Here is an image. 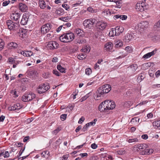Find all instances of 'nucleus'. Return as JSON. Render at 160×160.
<instances>
[{
    "label": "nucleus",
    "mask_w": 160,
    "mask_h": 160,
    "mask_svg": "<svg viewBox=\"0 0 160 160\" xmlns=\"http://www.w3.org/2000/svg\"><path fill=\"white\" fill-rule=\"evenodd\" d=\"M74 37V34L70 32L62 35L59 37V39L62 42H68L72 41Z\"/></svg>",
    "instance_id": "1"
},
{
    "label": "nucleus",
    "mask_w": 160,
    "mask_h": 160,
    "mask_svg": "<svg viewBox=\"0 0 160 160\" xmlns=\"http://www.w3.org/2000/svg\"><path fill=\"white\" fill-rule=\"evenodd\" d=\"M6 24L8 28L10 30L15 31L19 28L20 25L19 22H15L10 20L7 21Z\"/></svg>",
    "instance_id": "2"
},
{
    "label": "nucleus",
    "mask_w": 160,
    "mask_h": 160,
    "mask_svg": "<svg viewBox=\"0 0 160 160\" xmlns=\"http://www.w3.org/2000/svg\"><path fill=\"white\" fill-rule=\"evenodd\" d=\"M96 19L94 18L85 20L83 22V25L85 28L91 29L97 22Z\"/></svg>",
    "instance_id": "3"
},
{
    "label": "nucleus",
    "mask_w": 160,
    "mask_h": 160,
    "mask_svg": "<svg viewBox=\"0 0 160 160\" xmlns=\"http://www.w3.org/2000/svg\"><path fill=\"white\" fill-rule=\"evenodd\" d=\"M50 88L48 83H43L40 85L37 90L38 93L42 94L46 92Z\"/></svg>",
    "instance_id": "4"
},
{
    "label": "nucleus",
    "mask_w": 160,
    "mask_h": 160,
    "mask_svg": "<svg viewBox=\"0 0 160 160\" xmlns=\"http://www.w3.org/2000/svg\"><path fill=\"white\" fill-rule=\"evenodd\" d=\"M52 25L50 23H47L42 25L41 28V32L43 34H45L50 30Z\"/></svg>",
    "instance_id": "5"
},
{
    "label": "nucleus",
    "mask_w": 160,
    "mask_h": 160,
    "mask_svg": "<svg viewBox=\"0 0 160 160\" xmlns=\"http://www.w3.org/2000/svg\"><path fill=\"white\" fill-rule=\"evenodd\" d=\"M59 47V44L56 41H50L49 42L47 46L48 49L53 50Z\"/></svg>",
    "instance_id": "6"
},
{
    "label": "nucleus",
    "mask_w": 160,
    "mask_h": 160,
    "mask_svg": "<svg viewBox=\"0 0 160 160\" xmlns=\"http://www.w3.org/2000/svg\"><path fill=\"white\" fill-rule=\"evenodd\" d=\"M102 88L100 87L96 92L97 97L95 99L96 100H98L101 99L102 97H103L105 93H106Z\"/></svg>",
    "instance_id": "7"
},
{
    "label": "nucleus",
    "mask_w": 160,
    "mask_h": 160,
    "mask_svg": "<svg viewBox=\"0 0 160 160\" xmlns=\"http://www.w3.org/2000/svg\"><path fill=\"white\" fill-rule=\"evenodd\" d=\"M20 16V11H15L11 14L10 18L12 20L17 21Z\"/></svg>",
    "instance_id": "8"
},
{
    "label": "nucleus",
    "mask_w": 160,
    "mask_h": 160,
    "mask_svg": "<svg viewBox=\"0 0 160 160\" xmlns=\"http://www.w3.org/2000/svg\"><path fill=\"white\" fill-rule=\"evenodd\" d=\"M144 5V2H142L141 3H138L135 6L136 9L138 11L142 12L144 11L143 6Z\"/></svg>",
    "instance_id": "9"
},
{
    "label": "nucleus",
    "mask_w": 160,
    "mask_h": 160,
    "mask_svg": "<svg viewBox=\"0 0 160 160\" xmlns=\"http://www.w3.org/2000/svg\"><path fill=\"white\" fill-rule=\"evenodd\" d=\"M29 17L28 14L26 13L23 14L20 22L21 24L23 25L26 24L28 21Z\"/></svg>",
    "instance_id": "10"
},
{
    "label": "nucleus",
    "mask_w": 160,
    "mask_h": 160,
    "mask_svg": "<svg viewBox=\"0 0 160 160\" xmlns=\"http://www.w3.org/2000/svg\"><path fill=\"white\" fill-rule=\"evenodd\" d=\"M148 146L147 144L144 143L138 144L135 146L134 148H138L139 150H141L142 152L144 151L147 148Z\"/></svg>",
    "instance_id": "11"
},
{
    "label": "nucleus",
    "mask_w": 160,
    "mask_h": 160,
    "mask_svg": "<svg viewBox=\"0 0 160 160\" xmlns=\"http://www.w3.org/2000/svg\"><path fill=\"white\" fill-rule=\"evenodd\" d=\"M138 68V67L137 64H133L128 68L127 70L129 71L130 73H132L136 71Z\"/></svg>",
    "instance_id": "12"
},
{
    "label": "nucleus",
    "mask_w": 160,
    "mask_h": 160,
    "mask_svg": "<svg viewBox=\"0 0 160 160\" xmlns=\"http://www.w3.org/2000/svg\"><path fill=\"white\" fill-rule=\"evenodd\" d=\"M21 106L19 103H17L14 104L11 107L9 108V110L10 111H14L16 110H19L21 108Z\"/></svg>",
    "instance_id": "13"
},
{
    "label": "nucleus",
    "mask_w": 160,
    "mask_h": 160,
    "mask_svg": "<svg viewBox=\"0 0 160 160\" xmlns=\"http://www.w3.org/2000/svg\"><path fill=\"white\" fill-rule=\"evenodd\" d=\"M101 87L106 93H108L111 89V86L110 85H105Z\"/></svg>",
    "instance_id": "14"
},
{
    "label": "nucleus",
    "mask_w": 160,
    "mask_h": 160,
    "mask_svg": "<svg viewBox=\"0 0 160 160\" xmlns=\"http://www.w3.org/2000/svg\"><path fill=\"white\" fill-rule=\"evenodd\" d=\"M113 44L111 42H108L106 43L104 45V49L107 51H108L112 49L113 47Z\"/></svg>",
    "instance_id": "15"
},
{
    "label": "nucleus",
    "mask_w": 160,
    "mask_h": 160,
    "mask_svg": "<svg viewBox=\"0 0 160 160\" xmlns=\"http://www.w3.org/2000/svg\"><path fill=\"white\" fill-rule=\"evenodd\" d=\"M156 51L157 50L155 49L152 52L145 54L143 56V58L147 59L150 58L151 56L154 55L156 53Z\"/></svg>",
    "instance_id": "16"
},
{
    "label": "nucleus",
    "mask_w": 160,
    "mask_h": 160,
    "mask_svg": "<svg viewBox=\"0 0 160 160\" xmlns=\"http://www.w3.org/2000/svg\"><path fill=\"white\" fill-rule=\"evenodd\" d=\"M106 101L102 102L99 106L98 109L101 112L105 111L106 110V108L105 105V103H107Z\"/></svg>",
    "instance_id": "17"
},
{
    "label": "nucleus",
    "mask_w": 160,
    "mask_h": 160,
    "mask_svg": "<svg viewBox=\"0 0 160 160\" xmlns=\"http://www.w3.org/2000/svg\"><path fill=\"white\" fill-rule=\"evenodd\" d=\"M19 9L22 12H25L28 9L27 6L25 4L22 3L19 4Z\"/></svg>",
    "instance_id": "18"
},
{
    "label": "nucleus",
    "mask_w": 160,
    "mask_h": 160,
    "mask_svg": "<svg viewBox=\"0 0 160 160\" xmlns=\"http://www.w3.org/2000/svg\"><path fill=\"white\" fill-rule=\"evenodd\" d=\"M153 150L152 149H148V148L146 149L144 151H142L141 152V154L143 155H149L153 153Z\"/></svg>",
    "instance_id": "19"
},
{
    "label": "nucleus",
    "mask_w": 160,
    "mask_h": 160,
    "mask_svg": "<svg viewBox=\"0 0 160 160\" xmlns=\"http://www.w3.org/2000/svg\"><path fill=\"white\" fill-rule=\"evenodd\" d=\"M8 46L9 49H12L18 48V45L16 43L11 42L8 44Z\"/></svg>",
    "instance_id": "20"
},
{
    "label": "nucleus",
    "mask_w": 160,
    "mask_h": 160,
    "mask_svg": "<svg viewBox=\"0 0 160 160\" xmlns=\"http://www.w3.org/2000/svg\"><path fill=\"white\" fill-rule=\"evenodd\" d=\"M108 35L110 37H113L115 36H117L116 29L113 28L111 29Z\"/></svg>",
    "instance_id": "21"
},
{
    "label": "nucleus",
    "mask_w": 160,
    "mask_h": 160,
    "mask_svg": "<svg viewBox=\"0 0 160 160\" xmlns=\"http://www.w3.org/2000/svg\"><path fill=\"white\" fill-rule=\"evenodd\" d=\"M114 42L115 46L116 48L120 47L123 45L122 42L120 40L116 39Z\"/></svg>",
    "instance_id": "22"
},
{
    "label": "nucleus",
    "mask_w": 160,
    "mask_h": 160,
    "mask_svg": "<svg viewBox=\"0 0 160 160\" xmlns=\"http://www.w3.org/2000/svg\"><path fill=\"white\" fill-rule=\"evenodd\" d=\"M107 24L106 22H101L100 24L98 25L97 28L100 30H103L105 28Z\"/></svg>",
    "instance_id": "23"
},
{
    "label": "nucleus",
    "mask_w": 160,
    "mask_h": 160,
    "mask_svg": "<svg viewBox=\"0 0 160 160\" xmlns=\"http://www.w3.org/2000/svg\"><path fill=\"white\" fill-rule=\"evenodd\" d=\"M39 6L41 8L43 9L46 7V3L44 0H39Z\"/></svg>",
    "instance_id": "24"
},
{
    "label": "nucleus",
    "mask_w": 160,
    "mask_h": 160,
    "mask_svg": "<svg viewBox=\"0 0 160 160\" xmlns=\"http://www.w3.org/2000/svg\"><path fill=\"white\" fill-rule=\"evenodd\" d=\"M152 124L154 128L160 129V120L154 122Z\"/></svg>",
    "instance_id": "25"
},
{
    "label": "nucleus",
    "mask_w": 160,
    "mask_h": 160,
    "mask_svg": "<svg viewBox=\"0 0 160 160\" xmlns=\"http://www.w3.org/2000/svg\"><path fill=\"white\" fill-rule=\"evenodd\" d=\"M27 98L28 101H31L33 99L36 97L34 93H29L27 94Z\"/></svg>",
    "instance_id": "26"
},
{
    "label": "nucleus",
    "mask_w": 160,
    "mask_h": 160,
    "mask_svg": "<svg viewBox=\"0 0 160 160\" xmlns=\"http://www.w3.org/2000/svg\"><path fill=\"white\" fill-rule=\"evenodd\" d=\"M115 29H116L117 35H119L120 33H122L123 31V29L122 27H119L118 26L116 27Z\"/></svg>",
    "instance_id": "27"
},
{
    "label": "nucleus",
    "mask_w": 160,
    "mask_h": 160,
    "mask_svg": "<svg viewBox=\"0 0 160 160\" xmlns=\"http://www.w3.org/2000/svg\"><path fill=\"white\" fill-rule=\"evenodd\" d=\"M75 32L79 36H81L83 35V31L79 28L76 29Z\"/></svg>",
    "instance_id": "28"
},
{
    "label": "nucleus",
    "mask_w": 160,
    "mask_h": 160,
    "mask_svg": "<svg viewBox=\"0 0 160 160\" xmlns=\"http://www.w3.org/2000/svg\"><path fill=\"white\" fill-rule=\"evenodd\" d=\"M132 36L130 34H127L125 36L124 40L125 42H128L132 39Z\"/></svg>",
    "instance_id": "29"
},
{
    "label": "nucleus",
    "mask_w": 160,
    "mask_h": 160,
    "mask_svg": "<svg viewBox=\"0 0 160 160\" xmlns=\"http://www.w3.org/2000/svg\"><path fill=\"white\" fill-rule=\"evenodd\" d=\"M55 13L59 15H62L64 14V10L63 9L60 8L57 9Z\"/></svg>",
    "instance_id": "30"
},
{
    "label": "nucleus",
    "mask_w": 160,
    "mask_h": 160,
    "mask_svg": "<svg viewBox=\"0 0 160 160\" xmlns=\"http://www.w3.org/2000/svg\"><path fill=\"white\" fill-rule=\"evenodd\" d=\"M9 156V153L8 151H5L4 152H3L0 153V157L3 156L4 158H7Z\"/></svg>",
    "instance_id": "31"
},
{
    "label": "nucleus",
    "mask_w": 160,
    "mask_h": 160,
    "mask_svg": "<svg viewBox=\"0 0 160 160\" xmlns=\"http://www.w3.org/2000/svg\"><path fill=\"white\" fill-rule=\"evenodd\" d=\"M86 40L84 39H82L80 38H77L76 42L80 44H83L86 43Z\"/></svg>",
    "instance_id": "32"
},
{
    "label": "nucleus",
    "mask_w": 160,
    "mask_h": 160,
    "mask_svg": "<svg viewBox=\"0 0 160 160\" xmlns=\"http://www.w3.org/2000/svg\"><path fill=\"white\" fill-rule=\"evenodd\" d=\"M57 68L58 70H59L62 73L65 72V69L64 68L62 67L60 65H58L57 66Z\"/></svg>",
    "instance_id": "33"
},
{
    "label": "nucleus",
    "mask_w": 160,
    "mask_h": 160,
    "mask_svg": "<svg viewBox=\"0 0 160 160\" xmlns=\"http://www.w3.org/2000/svg\"><path fill=\"white\" fill-rule=\"evenodd\" d=\"M4 45L5 43L3 40L0 38V51L3 49Z\"/></svg>",
    "instance_id": "34"
},
{
    "label": "nucleus",
    "mask_w": 160,
    "mask_h": 160,
    "mask_svg": "<svg viewBox=\"0 0 160 160\" xmlns=\"http://www.w3.org/2000/svg\"><path fill=\"white\" fill-rule=\"evenodd\" d=\"M106 102L107 103H105V104L106 108V110H109V108L111 106V104H112L111 101L108 100L106 101Z\"/></svg>",
    "instance_id": "35"
},
{
    "label": "nucleus",
    "mask_w": 160,
    "mask_h": 160,
    "mask_svg": "<svg viewBox=\"0 0 160 160\" xmlns=\"http://www.w3.org/2000/svg\"><path fill=\"white\" fill-rule=\"evenodd\" d=\"M145 78L144 76L143 75L142 73L139 74L137 78V80L138 82H141L142 80H143Z\"/></svg>",
    "instance_id": "36"
},
{
    "label": "nucleus",
    "mask_w": 160,
    "mask_h": 160,
    "mask_svg": "<svg viewBox=\"0 0 160 160\" xmlns=\"http://www.w3.org/2000/svg\"><path fill=\"white\" fill-rule=\"evenodd\" d=\"M86 55L85 53H82L81 54H80L78 56V59L80 60H82L86 58Z\"/></svg>",
    "instance_id": "37"
},
{
    "label": "nucleus",
    "mask_w": 160,
    "mask_h": 160,
    "mask_svg": "<svg viewBox=\"0 0 160 160\" xmlns=\"http://www.w3.org/2000/svg\"><path fill=\"white\" fill-rule=\"evenodd\" d=\"M60 19L64 22H67L70 19V18L68 17H61L59 18Z\"/></svg>",
    "instance_id": "38"
},
{
    "label": "nucleus",
    "mask_w": 160,
    "mask_h": 160,
    "mask_svg": "<svg viewBox=\"0 0 160 160\" xmlns=\"http://www.w3.org/2000/svg\"><path fill=\"white\" fill-rule=\"evenodd\" d=\"M88 127H89V124L87 123L84 126L83 128L81 129V131L82 132H85L87 130Z\"/></svg>",
    "instance_id": "39"
},
{
    "label": "nucleus",
    "mask_w": 160,
    "mask_h": 160,
    "mask_svg": "<svg viewBox=\"0 0 160 160\" xmlns=\"http://www.w3.org/2000/svg\"><path fill=\"white\" fill-rule=\"evenodd\" d=\"M138 139L137 138H134L133 139H129L128 140V142L129 143H133L138 142Z\"/></svg>",
    "instance_id": "40"
},
{
    "label": "nucleus",
    "mask_w": 160,
    "mask_h": 160,
    "mask_svg": "<svg viewBox=\"0 0 160 160\" xmlns=\"http://www.w3.org/2000/svg\"><path fill=\"white\" fill-rule=\"evenodd\" d=\"M89 93H88V94H87L86 95H85L84 97L81 98L80 99V101H81V102H82L85 100L86 99L88 98L89 97Z\"/></svg>",
    "instance_id": "41"
},
{
    "label": "nucleus",
    "mask_w": 160,
    "mask_h": 160,
    "mask_svg": "<svg viewBox=\"0 0 160 160\" xmlns=\"http://www.w3.org/2000/svg\"><path fill=\"white\" fill-rule=\"evenodd\" d=\"M103 12L105 13H106V14L108 15H111V10L106 9L104 10L103 11Z\"/></svg>",
    "instance_id": "42"
},
{
    "label": "nucleus",
    "mask_w": 160,
    "mask_h": 160,
    "mask_svg": "<svg viewBox=\"0 0 160 160\" xmlns=\"http://www.w3.org/2000/svg\"><path fill=\"white\" fill-rule=\"evenodd\" d=\"M85 72L86 74L89 75L92 72V70L90 68H87L85 69Z\"/></svg>",
    "instance_id": "43"
},
{
    "label": "nucleus",
    "mask_w": 160,
    "mask_h": 160,
    "mask_svg": "<svg viewBox=\"0 0 160 160\" xmlns=\"http://www.w3.org/2000/svg\"><path fill=\"white\" fill-rule=\"evenodd\" d=\"M118 154L119 155H123L126 153V152L124 150H120L117 152Z\"/></svg>",
    "instance_id": "44"
},
{
    "label": "nucleus",
    "mask_w": 160,
    "mask_h": 160,
    "mask_svg": "<svg viewBox=\"0 0 160 160\" xmlns=\"http://www.w3.org/2000/svg\"><path fill=\"white\" fill-rule=\"evenodd\" d=\"M52 73L57 76H59L60 75V73L57 70H53L52 71Z\"/></svg>",
    "instance_id": "45"
},
{
    "label": "nucleus",
    "mask_w": 160,
    "mask_h": 160,
    "mask_svg": "<svg viewBox=\"0 0 160 160\" xmlns=\"http://www.w3.org/2000/svg\"><path fill=\"white\" fill-rule=\"evenodd\" d=\"M87 10L89 11L90 12H91L92 13V12H96V10L95 9H93V8H92L91 7H89L88 8H87Z\"/></svg>",
    "instance_id": "46"
},
{
    "label": "nucleus",
    "mask_w": 160,
    "mask_h": 160,
    "mask_svg": "<svg viewBox=\"0 0 160 160\" xmlns=\"http://www.w3.org/2000/svg\"><path fill=\"white\" fill-rule=\"evenodd\" d=\"M116 4L117 7L118 8H120L122 6V3L118 0L115 2Z\"/></svg>",
    "instance_id": "47"
},
{
    "label": "nucleus",
    "mask_w": 160,
    "mask_h": 160,
    "mask_svg": "<svg viewBox=\"0 0 160 160\" xmlns=\"http://www.w3.org/2000/svg\"><path fill=\"white\" fill-rule=\"evenodd\" d=\"M119 18L122 20H125L127 18V16L125 15H119Z\"/></svg>",
    "instance_id": "48"
},
{
    "label": "nucleus",
    "mask_w": 160,
    "mask_h": 160,
    "mask_svg": "<svg viewBox=\"0 0 160 160\" xmlns=\"http://www.w3.org/2000/svg\"><path fill=\"white\" fill-rule=\"evenodd\" d=\"M22 100L23 102H28V100L27 98V94H25L24 95H23L22 97Z\"/></svg>",
    "instance_id": "49"
},
{
    "label": "nucleus",
    "mask_w": 160,
    "mask_h": 160,
    "mask_svg": "<svg viewBox=\"0 0 160 160\" xmlns=\"http://www.w3.org/2000/svg\"><path fill=\"white\" fill-rule=\"evenodd\" d=\"M8 61L11 64H13L15 62L14 59L12 57L9 58L8 59Z\"/></svg>",
    "instance_id": "50"
},
{
    "label": "nucleus",
    "mask_w": 160,
    "mask_h": 160,
    "mask_svg": "<svg viewBox=\"0 0 160 160\" xmlns=\"http://www.w3.org/2000/svg\"><path fill=\"white\" fill-rule=\"evenodd\" d=\"M50 74L48 73H44L42 74V77L44 78H48L50 76Z\"/></svg>",
    "instance_id": "51"
},
{
    "label": "nucleus",
    "mask_w": 160,
    "mask_h": 160,
    "mask_svg": "<svg viewBox=\"0 0 160 160\" xmlns=\"http://www.w3.org/2000/svg\"><path fill=\"white\" fill-rule=\"evenodd\" d=\"M138 29H139L140 30L141 29H143L144 28V26L142 25V22L139 23L138 25Z\"/></svg>",
    "instance_id": "52"
},
{
    "label": "nucleus",
    "mask_w": 160,
    "mask_h": 160,
    "mask_svg": "<svg viewBox=\"0 0 160 160\" xmlns=\"http://www.w3.org/2000/svg\"><path fill=\"white\" fill-rule=\"evenodd\" d=\"M112 104L109 108V109H112L114 108L115 107V104L114 102L111 101Z\"/></svg>",
    "instance_id": "53"
},
{
    "label": "nucleus",
    "mask_w": 160,
    "mask_h": 160,
    "mask_svg": "<svg viewBox=\"0 0 160 160\" xmlns=\"http://www.w3.org/2000/svg\"><path fill=\"white\" fill-rule=\"evenodd\" d=\"M67 116V114H62L61 115L60 117L62 121H64L66 119Z\"/></svg>",
    "instance_id": "54"
},
{
    "label": "nucleus",
    "mask_w": 160,
    "mask_h": 160,
    "mask_svg": "<svg viewBox=\"0 0 160 160\" xmlns=\"http://www.w3.org/2000/svg\"><path fill=\"white\" fill-rule=\"evenodd\" d=\"M142 25L144 26V28H146L148 27V22L147 21L142 22Z\"/></svg>",
    "instance_id": "55"
},
{
    "label": "nucleus",
    "mask_w": 160,
    "mask_h": 160,
    "mask_svg": "<svg viewBox=\"0 0 160 160\" xmlns=\"http://www.w3.org/2000/svg\"><path fill=\"white\" fill-rule=\"evenodd\" d=\"M60 130V129L59 128H58L52 132V133L53 134L56 135L58 132Z\"/></svg>",
    "instance_id": "56"
},
{
    "label": "nucleus",
    "mask_w": 160,
    "mask_h": 160,
    "mask_svg": "<svg viewBox=\"0 0 160 160\" xmlns=\"http://www.w3.org/2000/svg\"><path fill=\"white\" fill-rule=\"evenodd\" d=\"M88 48L87 47H86L85 48H82L81 50L82 51V52H89L90 51V49L88 50Z\"/></svg>",
    "instance_id": "57"
},
{
    "label": "nucleus",
    "mask_w": 160,
    "mask_h": 160,
    "mask_svg": "<svg viewBox=\"0 0 160 160\" xmlns=\"http://www.w3.org/2000/svg\"><path fill=\"white\" fill-rule=\"evenodd\" d=\"M62 6L67 10H68V9L69 8V7L67 4H62Z\"/></svg>",
    "instance_id": "58"
},
{
    "label": "nucleus",
    "mask_w": 160,
    "mask_h": 160,
    "mask_svg": "<svg viewBox=\"0 0 160 160\" xmlns=\"http://www.w3.org/2000/svg\"><path fill=\"white\" fill-rule=\"evenodd\" d=\"M125 50L127 52H130L131 50V48L130 46H127L125 48Z\"/></svg>",
    "instance_id": "59"
},
{
    "label": "nucleus",
    "mask_w": 160,
    "mask_h": 160,
    "mask_svg": "<svg viewBox=\"0 0 160 160\" xmlns=\"http://www.w3.org/2000/svg\"><path fill=\"white\" fill-rule=\"evenodd\" d=\"M98 147V146L95 143H92L91 145V147L93 149H96Z\"/></svg>",
    "instance_id": "60"
},
{
    "label": "nucleus",
    "mask_w": 160,
    "mask_h": 160,
    "mask_svg": "<svg viewBox=\"0 0 160 160\" xmlns=\"http://www.w3.org/2000/svg\"><path fill=\"white\" fill-rule=\"evenodd\" d=\"M85 120V118L84 117H82L80 119H79L78 123H82Z\"/></svg>",
    "instance_id": "61"
},
{
    "label": "nucleus",
    "mask_w": 160,
    "mask_h": 160,
    "mask_svg": "<svg viewBox=\"0 0 160 160\" xmlns=\"http://www.w3.org/2000/svg\"><path fill=\"white\" fill-rule=\"evenodd\" d=\"M155 26L157 28H160V20L155 23Z\"/></svg>",
    "instance_id": "62"
},
{
    "label": "nucleus",
    "mask_w": 160,
    "mask_h": 160,
    "mask_svg": "<svg viewBox=\"0 0 160 160\" xmlns=\"http://www.w3.org/2000/svg\"><path fill=\"white\" fill-rule=\"evenodd\" d=\"M20 53L24 56L28 57V55H27L28 54V51H22Z\"/></svg>",
    "instance_id": "63"
},
{
    "label": "nucleus",
    "mask_w": 160,
    "mask_h": 160,
    "mask_svg": "<svg viewBox=\"0 0 160 160\" xmlns=\"http://www.w3.org/2000/svg\"><path fill=\"white\" fill-rule=\"evenodd\" d=\"M160 87V84H154L152 86V88H157Z\"/></svg>",
    "instance_id": "64"
}]
</instances>
